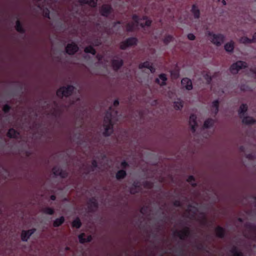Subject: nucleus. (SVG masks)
Wrapping results in <instances>:
<instances>
[{
	"label": "nucleus",
	"instance_id": "1",
	"mask_svg": "<svg viewBox=\"0 0 256 256\" xmlns=\"http://www.w3.org/2000/svg\"><path fill=\"white\" fill-rule=\"evenodd\" d=\"M198 206L196 204L190 205L185 212V216L190 218H194L200 222L202 224H204L206 222L204 213L202 208H198Z\"/></svg>",
	"mask_w": 256,
	"mask_h": 256
},
{
	"label": "nucleus",
	"instance_id": "2",
	"mask_svg": "<svg viewBox=\"0 0 256 256\" xmlns=\"http://www.w3.org/2000/svg\"><path fill=\"white\" fill-rule=\"evenodd\" d=\"M115 112H107L104 117L102 124V134L104 136H110L114 131L113 127L116 122L118 120Z\"/></svg>",
	"mask_w": 256,
	"mask_h": 256
},
{
	"label": "nucleus",
	"instance_id": "3",
	"mask_svg": "<svg viewBox=\"0 0 256 256\" xmlns=\"http://www.w3.org/2000/svg\"><path fill=\"white\" fill-rule=\"evenodd\" d=\"M152 21L146 16L139 18L138 16H132V22L126 24V30L128 32L132 31L138 28V25L142 28L149 26L151 24Z\"/></svg>",
	"mask_w": 256,
	"mask_h": 256
},
{
	"label": "nucleus",
	"instance_id": "4",
	"mask_svg": "<svg viewBox=\"0 0 256 256\" xmlns=\"http://www.w3.org/2000/svg\"><path fill=\"white\" fill-rule=\"evenodd\" d=\"M206 36L208 40L216 46H222L225 41L226 36L221 33H215L211 31H207Z\"/></svg>",
	"mask_w": 256,
	"mask_h": 256
},
{
	"label": "nucleus",
	"instance_id": "5",
	"mask_svg": "<svg viewBox=\"0 0 256 256\" xmlns=\"http://www.w3.org/2000/svg\"><path fill=\"white\" fill-rule=\"evenodd\" d=\"M138 68L140 69H142L143 68H146L142 72V74L145 76V79L146 81L148 82L152 79V76L148 72H150L151 74L154 73L155 72V68L149 62H145L143 63L140 64Z\"/></svg>",
	"mask_w": 256,
	"mask_h": 256
},
{
	"label": "nucleus",
	"instance_id": "6",
	"mask_svg": "<svg viewBox=\"0 0 256 256\" xmlns=\"http://www.w3.org/2000/svg\"><path fill=\"white\" fill-rule=\"evenodd\" d=\"M74 88L72 86H63L58 90L56 94L59 97L68 96L72 94Z\"/></svg>",
	"mask_w": 256,
	"mask_h": 256
},
{
	"label": "nucleus",
	"instance_id": "7",
	"mask_svg": "<svg viewBox=\"0 0 256 256\" xmlns=\"http://www.w3.org/2000/svg\"><path fill=\"white\" fill-rule=\"evenodd\" d=\"M246 64L245 62L238 61L230 66V70L232 74H236L240 70L246 68Z\"/></svg>",
	"mask_w": 256,
	"mask_h": 256
},
{
	"label": "nucleus",
	"instance_id": "8",
	"mask_svg": "<svg viewBox=\"0 0 256 256\" xmlns=\"http://www.w3.org/2000/svg\"><path fill=\"white\" fill-rule=\"evenodd\" d=\"M138 43V40L136 38H130L122 41L120 44V48L122 50H126L128 48L136 46Z\"/></svg>",
	"mask_w": 256,
	"mask_h": 256
},
{
	"label": "nucleus",
	"instance_id": "9",
	"mask_svg": "<svg viewBox=\"0 0 256 256\" xmlns=\"http://www.w3.org/2000/svg\"><path fill=\"white\" fill-rule=\"evenodd\" d=\"M188 122L191 130L193 132H194L198 126L196 120V116L194 114H192L190 117Z\"/></svg>",
	"mask_w": 256,
	"mask_h": 256
},
{
	"label": "nucleus",
	"instance_id": "10",
	"mask_svg": "<svg viewBox=\"0 0 256 256\" xmlns=\"http://www.w3.org/2000/svg\"><path fill=\"white\" fill-rule=\"evenodd\" d=\"M112 66L114 70L119 69L123 64V60L118 56H115L112 60Z\"/></svg>",
	"mask_w": 256,
	"mask_h": 256
},
{
	"label": "nucleus",
	"instance_id": "11",
	"mask_svg": "<svg viewBox=\"0 0 256 256\" xmlns=\"http://www.w3.org/2000/svg\"><path fill=\"white\" fill-rule=\"evenodd\" d=\"M36 229L32 228L27 230H22L21 233V239L23 242H27L30 236L35 232Z\"/></svg>",
	"mask_w": 256,
	"mask_h": 256
},
{
	"label": "nucleus",
	"instance_id": "12",
	"mask_svg": "<svg viewBox=\"0 0 256 256\" xmlns=\"http://www.w3.org/2000/svg\"><path fill=\"white\" fill-rule=\"evenodd\" d=\"M98 66L100 67L106 68L110 64L109 58L107 56H98Z\"/></svg>",
	"mask_w": 256,
	"mask_h": 256
},
{
	"label": "nucleus",
	"instance_id": "13",
	"mask_svg": "<svg viewBox=\"0 0 256 256\" xmlns=\"http://www.w3.org/2000/svg\"><path fill=\"white\" fill-rule=\"evenodd\" d=\"M215 120L213 118H206L202 126V129H210L212 128L214 124Z\"/></svg>",
	"mask_w": 256,
	"mask_h": 256
},
{
	"label": "nucleus",
	"instance_id": "14",
	"mask_svg": "<svg viewBox=\"0 0 256 256\" xmlns=\"http://www.w3.org/2000/svg\"><path fill=\"white\" fill-rule=\"evenodd\" d=\"M219 108V102L218 100H214L210 106V110L211 112V114L214 116H215L218 111Z\"/></svg>",
	"mask_w": 256,
	"mask_h": 256
},
{
	"label": "nucleus",
	"instance_id": "15",
	"mask_svg": "<svg viewBox=\"0 0 256 256\" xmlns=\"http://www.w3.org/2000/svg\"><path fill=\"white\" fill-rule=\"evenodd\" d=\"M167 80L166 75L164 74H161L156 79V82L160 86H164L166 84Z\"/></svg>",
	"mask_w": 256,
	"mask_h": 256
},
{
	"label": "nucleus",
	"instance_id": "16",
	"mask_svg": "<svg viewBox=\"0 0 256 256\" xmlns=\"http://www.w3.org/2000/svg\"><path fill=\"white\" fill-rule=\"evenodd\" d=\"M66 52L69 54H73L76 52L78 49V46L74 43L69 44L66 47Z\"/></svg>",
	"mask_w": 256,
	"mask_h": 256
},
{
	"label": "nucleus",
	"instance_id": "17",
	"mask_svg": "<svg viewBox=\"0 0 256 256\" xmlns=\"http://www.w3.org/2000/svg\"><path fill=\"white\" fill-rule=\"evenodd\" d=\"M190 234L189 230L185 228L180 231H176L174 234L178 236L180 239H184L186 238Z\"/></svg>",
	"mask_w": 256,
	"mask_h": 256
},
{
	"label": "nucleus",
	"instance_id": "18",
	"mask_svg": "<svg viewBox=\"0 0 256 256\" xmlns=\"http://www.w3.org/2000/svg\"><path fill=\"white\" fill-rule=\"evenodd\" d=\"M112 8L111 6L108 4H104L102 6L100 13L102 16H107L111 12Z\"/></svg>",
	"mask_w": 256,
	"mask_h": 256
},
{
	"label": "nucleus",
	"instance_id": "19",
	"mask_svg": "<svg viewBox=\"0 0 256 256\" xmlns=\"http://www.w3.org/2000/svg\"><path fill=\"white\" fill-rule=\"evenodd\" d=\"M52 172L55 176H59L61 178H65L67 176L66 171L62 170L60 167L56 166L52 169Z\"/></svg>",
	"mask_w": 256,
	"mask_h": 256
},
{
	"label": "nucleus",
	"instance_id": "20",
	"mask_svg": "<svg viewBox=\"0 0 256 256\" xmlns=\"http://www.w3.org/2000/svg\"><path fill=\"white\" fill-rule=\"evenodd\" d=\"M182 85L183 88H185L187 90H191L192 88V82L188 78H184L182 79Z\"/></svg>",
	"mask_w": 256,
	"mask_h": 256
},
{
	"label": "nucleus",
	"instance_id": "21",
	"mask_svg": "<svg viewBox=\"0 0 256 256\" xmlns=\"http://www.w3.org/2000/svg\"><path fill=\"white\" fill-rule=\"evenodd\" d=\"M235 43L232 40H230L224 45L225 50L228 53H232L234 50Z\"/></svg>",
	"mask_w": 256,
	"mask_h": 256
},
{
	"label": "nucleus",
	"instance_id": "22",
	"mask_svg": "<svg viewBox=\"0 0 256 256\" xmlns=\"http://www.w3.org/2000/svg\"><path fill=\"white\" fill-rule=\"evenodd\" d=\"M246 230L250 232V234L246 235V236L254 238V234H256V226L249 225L246 227Z\"/></svg>",
	"mask_w": 256,
	"mask_h": 256
},
{
	"label": "nucleus",
	"instance_id": "23",
	"mask_svg": "<svg viewBox=\"0 0 256 256\" xmlns=\"http://www.w3.org/2000/svg\"><path fill=\"white\" fill-rule=\"evenodd\" d=\"M242 118V122L246 124H252L256 122V120L251 116H245Z\"/></svg>",
	"mask_w": 256,
	"mask_h": 256
},
{
	"label": "nucleus",
	"instance_id": "24",
	"mask_svg": "<svg viewBox=\"0 0 256 256\" xmlns=\"http://www.w3.org/2000/svg\"><path fill=\"white\" fill-rule=\"evenodd\" d=\"M126 175L125 170L122 169L118 170L116 174V178L118 180H120L124 179Z\"/></svg>",
	"mask_w": 256,
	"mask_h": 256
},
{
	"label": "nucleus",
	"instance_id": "25",
	"mask_svg": "<svg viewBox=\"0 0 256 256\" xmlns=\"http://www.w3.org/2000/svg\"><path fill=\"white\" fill-rule=\"evenodd\" d=\"M248 110V106L246 104H242L240 105L239 110H238V114L239 116L242 118L245 116V114Z\"/></svg>",
	"mask_w": 256,
	"mask_h": 256
},
{
	"label": "nucleus",
	"instance_id": "26",
	"mask_svg": "<svg viewBox=\"0 0 256 256\" xmlns=\"http://www.w3.org/2000/svg\"><path fill=\"white\" fill-rule=\"evenodd\" d=\"M230 256H243L238 248L235 246L232 248L230 250Z\"/></svg>",
	"mask_w": 256,
	"mask_h": 256
},
{
	"label": "nucleus",
	"instance_id": "27",
	"mask_svg": "<svg viewBox=\"0 0 256 256\" xmlns=\"http://www.w3.org/2000/svg\"><path fill=\"white\" fill-rule=\"evenodd\" d=\"M81 4H88L90 6L94 7L96 5L97 0H80Z\"/></svg>",
	"mask_w": 256,
	"mask_h": 256
},
{
	"label": "nucleus",
	"instance_id": "28",
	"mask_svg": "<svg viewBox=\"0 0 256 256\" xmlns=\"http://www.w3.org/2000/svg\"><path fill=\"white\" fill-rule=\"evenodd\" d=\"M85 236V234H82L78 236L79 241L80 243H84L86 242H90L92 240V237L90 236H88L87 238H84Z\"/></svg>",
	"mask_w": 256,
	"mask_h": 256
},
{
	"label": "nucleus",
	"instance_id": "29",
	"mask_svg": "<svg viewBox=\"0 0 256 256\" xmlns=\"http://www.w3.org/2000/svg\"><path fill=\"white\" fill-rule=\"evenodd\" d=\"M64 222V216H61L59 218H56L53 223V226L54 227H58L60 226Z\"/></svg>",
	"mask_w": 256,
	"mask_h": 256
},
{
	"label": "nucleus",
	"instance_id": "30",
	"mask_svg": "<svg viewBox=\"0 0 256 256\" xmlns=\"http://www.w3.org/2000/svg\"><path fill=\"white\" fill-rule=\"evenodd\" d=\"M192 12L195 18H200V10L195 6H193L192 8Z\"/></svg>",
	"mask_w": 256,
	"mask_h": 256
},
{
	"label": "nucleus",
	"instance_id": "31",
	"mask_svg": "<svg viewBox=\"0 0 256 256\" xmlns=\"http://www.w3.org/2000/svg\"><path fill=\"white\" fill-rule=\"evenodd\" d=\"M174 107L176 110H180L183 107V102L180 99H176L174 102Z\"/></svg>",
	"mask_w": 256,
	"mask_h": 256
},
{
	"label": "nucleus",
	"instance_id": "32",
	"mask_svg": "<svg viewBox=\"0 0 256 256\" xmlns=\"http://www.w3.org/2000/svg\"><path fill=\"white\" fill-rule=\"evenodd\" d=\"M139 186L140 185L138 182H134L130 190V192L132 194H134L138 192L140 190Z\"/></svg>",
	"mask_w": 256,
	"mask_h": 256
},
{
	"label": "nucleus",
	"instance_id": "33",
	"mask_svg": "<svg viewBox=\"0 0 256 256\" xmlns=\"http://www.w3.org/2000/svg\"><path fill=\"white\" fill-rule=\"evenodd\" d=\"M8 135L10 138H17L18 133L15 130L11 128L8 132Z\"/></svg>",
	"mask_w": 256,
	"mask_h": 256
},
{
	"label": "nucleus",
	"instance_id": "34",
	"mask_svg": "<svg viewBox=\"0 0 256 256\" xmlns=\"http://www.w3.org/2000/svg\"><path fill=\"white\" fill-rule=\"evenodd\" d=\"M216 235L220 237H222L224 234V230L220 227H218L216 229Z\"/></svg>",
	"mask_w": 256,
	"mask_h": 256
},
{
	"label": "nucleus",
	"instance_id": "35",
	"mask_svg": "<svg viewBox=\"0 0 256 256\" xmlns=\"http://www.w3.org/2000/svg\"><path fill=\"white\" fill-rule=\"evenodd\" d=\"M174 40V38L172 36L168 34L165 36L163 39V42L165 44H168L170 42H172Z\"/></svg>",
	"mask_w": 256,
	"mask_h": 256
},
{
	"label": "nucleus",
	"instance_id": "36",
	"mask_svg": "<svg viewBox=\"0 0 256 256\" xmlns=\"http://www.w3.org/2000/svg\"><path fill=\"white\" fill-rule=\"evenodd\" d=\"M240 42L242 44H250L252 43L251 38H249L246 36H243L240 39Z\"/></svg>",
	"mask_w": 256,
	"mask_h": 256
},
{
	"label": "nucleus",
	"instance_id": "37",
	"mask_svg": "<svg viewBox=\"0 0 256 256\" xmlns=\"http://www.w3.org/2000/svg\"><path fill=\"white\" fill-rule=\"evenodd\" d=\"M42 212L47 214L52 215L54 212V210L52 208H45L42 209Z\"/></svg>",
	"mask_w": 256,
	"mask_h": 256
},
{
	"label": "nucleus",
	"instance_id": "38",
	"mask_svg": "<svg viewBox=\"0 0 256 256\" xmlns=\"http://www.w3.org/2000/svg\"><path fill=\"white\" fill-rule=\"evenodd\" d=\"M72 226L73 227L76 228H79L81 226V222L78 218H76L72 222Z\"/></svg>",
	"mask_w": 256,
	"mask_h": 256
},
{
	"label": "nucleus",
	"instance_id": "39",
	"mask_svg": "<svg viewBox=\"0 0 256 256\" xmlns=\"http://www.w3.org/2000/svg\"><path fill=\"white\" fill-rule=\"evenodd\" d=\"M84 52L86 53H91L92 54H95V50H94L93 48L92 47L90 46L86 48L85 49H84Z\"/></svg>",
	"mask_w": 256,
	"mask_h": 256
},
{
	"label": "nucleus",
	"instance_id": "40",
	"mask_svg": "<svg viewBox=\"0 0 256 256\" xmlns=\"http://www.w3.org/2000/svg\"><path fill=\"white\" fill-rule=\"evenodd\" d=\"M16 30L18 32H24L23 28L22 27L19 21L16 22Z\"/></svg>",
	"mask_w": 256,
	"mask_h": 256
},
{
	"label": "nucleus",
	"instance_id": "41",
	"mask_svg": "<svg viewBox=\"0 0 256 256\" xmlns=\"http://www.w3.org/2000/svg\"><path fill=\"white\" fill-rule=\"evenodd\" d=\"M187 181L188 182H189L190 183V184L192 186H194L196 185V183H194V178L192 176H190L188 179H187Z\"/></svg>",
	"mask_w": 256,
	"mask_h": 256
},
{
	"label": "nucleus",
	"instance_id": "42",
	"mask_svg": "<svg viewBox=\"0 0 256 256\" xmlns=\"http://www.w3.org/2000/svg\"><path fill=\"white\" fill-rule=\"evenodd\" d=\"M43 14H44V16L50 18V12L47 8L43 10Z\"/></svg>",
	"mask_w": 256,
	"mask_h": 256
},
{
	"label": "nucleus",
	"instance_id": "43",
	"mask_svg": "<svg viewBox=\"0 0 256 256\" xmlns=\"http://www.w3.org/2000/svg\"><path fill=\"white\" fill-rule=\"evenodd\" d=\"M128 166V164L125 161L122 162L120 164V167L122 168H125Z\"/></svg>",
	"mask_w": 256,
	"mask_h": 256
},
{
	"label": "nucleus",
	"instance_id": "44",
	"mask_svg": "<svg viewBox=\"0 0 256 256\" xmlns=\"http://www.w3.org/2000/svg\"><path fill=\"white\" fill-rule=\"evenodd\" d=\"M188 38L191 40H193L195 39L196 37L192 34H188Z\"/></svg>",
	"mask_w": 256,
	"mask_h": 256
},
{
	"label": "nucleus",
	"instance_id": "45",
	"mask_svg": "<svg viewBox=\"0 0 256 256\" xmlns=\"http://www.w3.org/2000/svg\"><path fill=\"white\" fill-rule=\"evenodd\" d=\"M204 78L206 80L208 83L210 82L212 80L210 76H209L208 74H206L204 76Z\"/></svg>",
	"mask_w": 256,
	"mask_h": 256
},
{
	"label": "nucleus",
	"instance_id": "46",
	"mask_svg": "<svg viewBox=\"0 0 256 256\" xmlns=\"http://www.w3.org/2000/svg\"><path fill=\"white\" fill-rule=\"evenodd\" d=\"M92 170H94V168H96L97 166V162L96 160H94L92 162Z\"/></svg>",
	"mask_w": 256,
	"mask_h": 256
},
{
	"label": "nucleus",
	"instance_id": "47",
	"mask_svg": "<svg viewBox=\"0 0 256 256\" xmlns=\"http://www.w3.org/2000/svg\"><path fill=\"white\" fill-rule=\"evenodd\" d=\"M90 204L92 206H96L97 204L95 199H92L90 200Z\"/></svg>",
	"mask_w": 256,
	"mask_h": 256
},
{
	"label": "nucleus",
	"instance_id": "48",
	"mask_svg": "<svg viewBox=\"0 0 256 256\" xmlns=\"http://www.w3.org/2000/svg\"><path fill=\"white\" fill-rule=\"evenodd\" d=\"M251 41H252V43L256 42V32L253 34Z\"/></svg>",
	"mask_w": 256,
	"mask_h": 256
},
{
	"label": "nucleus",
	"instance_id": "49",
	"mask_svg": "<svg viewBox=\"0 0 256 256\" xmlns=\"http://www.w3.org/2000/svg\"><path fill=\"white\" fill-rule=\"evenodd\" d=\"M246 158L248 159H252L254 158V155L252 154H248L246 155Z\"/></svg>",
	"mask_w": 256,
	"mask_h": 256
},
{
	"label": "nucleus",
	"instance_id": "50",
	"mask_svg": "<svg viewBox=\"0 0 256 256\" xmlns=\"http://www.w3.org/2000/svg\"><path fill=\"white\" fill-rule=\"evenodd\" d=\"M10 110V107L8 105H6L4 106L3 110L5 112H8Z\"/></svg>",
	"mask_w": 256,
	"mask_h": 256
},
{
	"label": "nucleus",
	"instance_id": "51",
	"mask_svg": "<svg viewBox=\"0 0 256 256\" xmlns=\"http://www.w3.org/2000/svg\"><path fill=\"white\" fill-rule=\"evenodd\" d=\"M119 104V102L118 100H116L114 102V106H116L118 105Z\"/></svg>",
	"mask_w": 256,
	"mask_h": 256
},
{
	"label": "nucleus",
	"instance_id": "52",
	"mask_svg": "<svg viewBox=\"0 0 256 256\" xmlns=\"http://www.w3.org/2000/svg\"><path fill=\"white\" fill-rule=\"evenodd\" d=\"M252 74H250L252 75V76L254 78H256V71H254L253 70H252Z\"/></svg>",
	"mask_w": 256,
	"mask_h": 256
},
{
	"label": "nucleus",
	"instance_id": "53",
	"mask_svg": "<svg viewBox=\"0 0 256 256\" xmlns=\"http://www.w3.org/2000/svg\"><path fill=\"white\" fill-rule=\"evenodd\" d=\"M171 75L174 78H176L178 77V74L176 72H175L174 74H173V73L172 72H171Z\"/></svg>",
	"mask_w": 256,
	"mask_h": 256
},
{
	"label": "nucleus",
	"instance_id": "54",
	"mask_svg": "<svg viewBox=\"0 0 256 256\" xmlns=\"http://www.w3.org/2000/svg\"><path fill=\"white\" fill-rule=\"evenodd\" d=\"M174 205L176 206H179L180 205V202H174Z\"/></svg>",
	"mask_w": 256,
	"mask_h": 256
},
{
	"label": "nucleus",
	"instance_id": "55",
	"mask_svg": "<svg viewBox=\"0 0 256 256\" xmlns=\"http://www.w3.org/2000/svg\"><path fill=\"white\" fill-rule=\"evenodd\" d=\"M240 151H242V152H244V146H240Z\"/></svg>",
	"mask_w": 256,
	"mask_h": 256
},
{
	"label": "nucleus",
	"instance_id": "56",
	"mask_svg": "<svg viewBox=\"0 0 256 256\" xmlns=\"http://www.w3.org/2000/svg\"><path fill=\"white\" fill-rule=\"evenodd\" d=\"M50 198H51L52 200H54L56 199V197H55L54 196H50Z\"/></svg>",
	"mask_w": 256,
	"mask_h": 256
},
{
	"label": "nucleus",
	"instance_id": "57",
	"mask_svg": "<svg viewBox=\"0 0 256 256\" xmlns=\"http://www.w3.org/2000/svg\"><path fill=\"white\" fill-rule=\"evenodd\" d=\"M120 24V22H117L114 24V26H116L117 25H119Z\"/></svg>",
	"mask_w": 256,
	"mask_h": 256
},
{
	"label": "nucleus",
	"instance_id": "58",
	"mask_svg": "<svg viewBox=\"0 0 256 256\" xmlns=\"http://www.w3.org/2000/svg\"><path fill=\"white\" fill-rule=\"evenodd\" d=\"M222 2L224 5H226V0H222Z\"/></svg>",
	"mask_w": 256,
	"mask_h": 256
},
{
	"label": "nucleus",
	"instance_id": "59",
	"mask_svg": "<svg viewBox=\"0 0 256 256\" xmlns=\"http://www.w3.org/2000/svg\"><path fill=\"white\" fill-rule=\"evenodd\" d=\"M69 250V248H68V247H66V248H65V250Z\"/></svg>",
	"mask_w": 256,
	"mask_h": 256
},
{
	"label": "nucleus",
	"instance_id": "60",
	"mask_svg": "<svg viewBox=\"0 0 256 256\" xmlns=\"http://www.w3.org/2000/svg\"><path fill=\"white\" fill-rule=\"evenodd\" d=\"M146 186L147 187V188H150V186H147V184H146Z\"/></svg>",
	"mask_w": 256,
	"mask_h": 256
},
{
	"label": "nucleus",
	"instance_id": "61",
	"mask_svg": "<svg viewBox=\"0 0 256 256\" xmlns=\"http://www.w3.org/2000/svg\"><path fill=\"white\" fill-rule=\"evenodd\" d=\"M143 211H144V208H142V210H141V212H142H142H143Z\"/></svg>",
	"mask_w": 256,
	"mask_h": 256
},
{
	"label": "nucleus",
	"instance_id": "62",
	"mask_svg": "<svg viewBox=\"0 0 256 256\" xmlns=\"http://www.w3.org/2000/svg\"><path fill=\"white\" fill-rule=\"evenodd\" d=\"M238 220H239L240 222H242V220L241 218H238Z\"/></svg>",
	"mask_w": 256,
	"mask_h": 256
}]
</instances>
